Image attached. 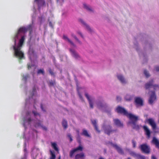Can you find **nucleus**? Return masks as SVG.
<instances>
[{
	"mask_svg": "<svg viewBox=\"0 0 159 159\" xmlns=\"http://www.w3.org/2000/svg\"><path fill=\"white\" fill-rule=\"evenodd\" d=\"M116 111L120 113L125 116L128 117L131 121L129 122V124L133 125V128L134 129H139V126L136 124L138 120V117L134 116L131 113H129L124 108L118 106L116 109Z\"/></svg>",
	"mask_w": 159,
	"mask_h": 159,
	"instance_id": "obj_1",
	"label": "nucleus"
},
{
	"mask_svg": "<svg viewBox=\"0 0 159 159\" xmlns=\"http://www.w3.org/2000/svg\"><path fill=\"white\" fill-rule=\"evenodd\" d=\"M145 88L146 89H152L154 91H151L152 94L150 95L148 99V102L151 105H152L153 102L156 100V96L155 91L159 90V86L158 85L154 84L153 80L146 83L145 84Z\"/></svg>",
	"mask_w": 159,
	"mask_h": 159,
	"instance_id": "obj_2",
	"label": "nucleus"
},
{
	"mask_svg": "<svg viewBox=\"0 0 159 159\" xmlns=\"http://www.w3.org/2000/svg\"><path fill=\"white\" fill-rule=\"evenodd\" d=\"M15 45L13 46V48L14 50V55L16 57H18L20 60L24 58V54L20 50L21 48L20 46L16 47V40H15Z\"/></svg>",
	"mask_w": 159,
	"mask_h": 159,
	"instance_id": "obj_3",
	"label": "nucleus"
},
{
	"mask_svg": "<svg viewBox=\"0 0 159 159\" xmlns=\"http://www.w3.org/2000/svg\"><path fill=\"white\" fill-rule=\"evenodd\" d=\"M104 132L105 134L108 135L111 134L116 133L117 131V129H113L112 126L110 125H104L103 126Z\"/></svg>",
	"mask_w": 159,
	"mask_h": 159,
	"instance_id": "obj_4",
	"label": "nucleus"
},
{
	"mask_svg": "<svg viewBox=\"0 0 159 159\" xmlns=\"http://www.w3.org/2000/svg\"><path fill=\"white\" fill-rule=\"evenodd\" d=\"M32 26L31 25H29L27 28L25 27H20L19 28L15 36L14 41H15V39L16 40V39L18 38V35L20 33H25L27 32L28 30L30 31V33L32 31Z\"/></svg>",
	"mask_w": 159,
	"mask_h": 159,
	"instance_id": "obj_5",
	"label": "nucleus"
},
{
	"mask_svg": "<svg viewBox=\"0 0 159 159\" xmlns=\"http://www.w3.org/2000/svg\"><path fill=\"white\" fill-rule=\"evenodd\" d=\"M139 148L142 152L144 153L149 154L150 152V148L146 143L141 145L139 146Z\"/></svg>",
	"mask_w": 159,
	"mask_h": 159,
	"instance_id": "obj_6",
	"label": "nucleus"
},
{
	"mask_svg": "<svg viewBox=\"0 0 159 159\" xmlns=\"http://www.w3.org/2000/svg\"><path fill=\"white\" fill-rule=\"evenodd\" d=\"M83 148L81 145H79L78 147L71 150L70 152L69 156L71 158L73 157L74 153L78 151L80 152L83 150Z\"/></svg>",
	"mask_w": 159,
	"mask_h": 159,
	"instance_id": "obj_7",
	"label": "nucleus"
},
{
	"mask_svg": "<svg viewBox=\"0 0 159 159\" xmlns=\"http://www.w3.org/2000/svg\"><path fill=\"white\" fill-rule=\"evenodd\" d=\"M134 102L137 107L142 106L143 105V101L142 98L140 97H135Z\"/></svg>",
	"mask_w": 159,
	"mask_h": 159,
	"instance_id": "obj_8",
	"label": "nucleus"
},
{
	"mask_svg": "<svg viewBox=\"0 0 159 159\" xmlns=\"http://www.w3.org/2000/svg\"><path fill=\"white\" fill-rule=\"evenodd\" d=\"M109 143L112 146L115 148L117 152L120 154H124V151L123 149L120 147L118 146L117 144L113 143L111 142H109Z\"/></svg>",
	"mask_w": 159,
	"mask_h": 159,
	"instance_id": "obj_9",
	"label": "nucleus"
},
{
	"mask_svg": "<svg viewBox=\"0 0 159 159\" xmlns=\"http://www.w3.org/2000/svg\"><path fill=\"white\" fill-rule=\"evenodd\" d=\"M148 124L152 126V129H154L156 128V124L154 120L152 118H149L148 120Z\"/></svg>",
	"mask_w": 159,
	"mask_h": 159,
	"instance_id": "obj_10",
	"label": "nucleus"
},
{
	"mask_svg": "<svg viewBox=\"0 0 159 159\" xmlns=\"http://www.w3.org/2000/svg\"><path fill=\"white\" fill-rule=\"evenodd\" d=\"M113 121L115 125L118 127H123V124L120 120L118 119H114Z\"/></svg>",
	"mask_w": 159,
	"mask_h": 159,
	"instance_id": "obj_11",
	"label": "nucleus"
},
{
	"mask_svg": "<svg viewBox=\"0 0 159 159\" xmlns=\"http://www.w3.org/2000/svg\"><path fill=\"white\" fill-rule=\"evenodd\" d=\"M34 2H36L39 8L45 5V2L44 0H34Z\"/></svg>",
	"mask_w": 159,
	"mask_h": 159,
	"instance_id": "obj_12",
	"label": "nucleus"
},
{
	"mask_svg": "<svg viewBox=\"0 0 159 159\" xmlns=\"http://www.w3.org/2000/svg\"><path fill=\"white\" fill-rule=\"evenodd\" d=\"M85 95L88 100L90 107L91 108H93V103L92 102V99L90 98V96L87 93H85Z\"/></svg>",
	"mask_w": 159,
	"mask_h": 159,
	"instance_id": "obj_13",
	"label": "nucleus"
},
{
	"mask_svg": "<svg viewBox=\"0 0 159 159\" xmlns=\"http://www.w3.org/2000/svg\"><path fill=\"white\" fill-rule=\"evenodd\" d=\"M34 126L36 128L41 127L44 130H46L47 129V128L46 127L42 125L41 124V121H39V120L38 121V122H36L35 123Z\"/></svg>",
	"mask_w": 159,
	"mask_h": 159,
	"instance_id": "obj_14",
	"label": "nucleus"
},
{
	"mask_svg": "<svg viewBox=\"0 0 159 159\" xmlns=\"http://www.w3.org/2000/svg\"><path fill=\"white\" fill-rule=\"evenodd\" d=\"M85 157L84 154L83 152L77 153L75 156V159H84Z\"/></svg>",
	"mask_w": 159,
	"mask_h": 159,
	"instance_id": "obj_15",
	"label": "nucleus"
},
{
	"mask_svg": "<svg viewBox=\"0 0 159 159\" xmlns=\"http://www.w3.org/2000/svg\"><path fill=\"white\" fill-rule=\"evenodd\" d=\"M143 129L145 132L146 135L148 138L150 136L151 132L149 129L146 125H144L143 126Z\"/></svg>",
	"mask_w": 159,
	"mask_h": 159,
	"instance_id": "obj_16",
	"label": "nucleus"
},
{
	"mask_svg": "<svg viewBox=\"0 0 159 159\" xmlns=\"http://www.w3.org/2000/svg\"><path fill=\"white\" fill-rule=\"evenodd\" d=\"M152 143L155 145L156 148L159 149V141L155 137H154L153 138Z\"/></svg>",
	"mask_w": 159,
	"mask_h": 159,
	"instance_id": "obj_17",
	"label": "nucleus"
},
{
	"mask_svg": "<svg viewBox=\"0 0 159 159\" xmlns=\"http://www.w3.org/2000/svg\"><path fill=\"white\" fill-rule=\"evenodd\" d=\"M91 122L93 125L95 130L98 133L100 132V130L98 129V126L97 125V121L96 120H91Z\"/></svg>",
	"mask_w": 159,
	"mask_h": 159,
	"instance_id": "obj_18",
	"label": "nucleus"
},
{
	"mask_svg": "<svg viewBox=\"0 0 159 159\" xmlns=\"http://www.w3.org/2000/svg\"><path fill=\"white\" fill-rule=\"evenodd\" d=\"M51 146L53 149L58 153L59 152V150L57 147V144L55 143H51Z\"/></svg>",
	"mask_w": 159,
	"mask_h": 159,
	"instance_id": "obj_19",
	"label": "nucleus"
},
{
	"mask_svg": "<svg viewBox=\"0 0 159 159\" xmlns=\"http://www.w3.org/2000/svg\"><path fill=\"white\" fill-rule=\"evenodd\" d=\"M79 20L85 26L88 30L90 32H91L92 31V30L91 29L90 27L88 25H87L82 19H80Z\"/></svg>",
	"mask_w": 159,
	"mask_h": 159,
	"instance_id": "obj_20",
	"label": "nucleus"
},
{
	"mask_svg": "<svg viewBox=\"0 0 159 159\" xmlns=\"http://www.w3.org/2000/svg\"><path fill=\"white\" fill-rule=\"evenodd\" d=\"M32 121V119L31 118L29 117L28 119H26V118H24L23 119V121L24 122V126L25 127V124L26 123H27L29 124H30L31 122Z\"/></svg>",
	"mask_w": 159,
	"mask_h": 159,
	"instance_id": "obj_21",
	"label": "nucleus"
},
{
	"mask_svg": "<svg viewBox=\"0 0 159 159\" xmlns=\"http://www.w3.org/2000/svg\"><path fill=\"white\" fill-rule=\"evenodd\" d=\"M81 134L86 137L89 138L91 137L90 135L89 134L88 131L84 129H83L82 132L81 133Z\"/></svg>",
	"mask_w": 159,
	"mask_h": 159,
	"instance_id": "obj_22",
	"label": "nucleus"
},
{
	"mask_svg": "<svg viewBox=\"0 0 159 159\" xmlns=\"http://www.w3.org/2000/svg\"><path fill=\"white\" fill-rule=\"evenodd\" d=\"M63 39L65 40H67L69 43H70L72 45L75 46V45L71 41L68 37L65 35H63Z\"/></svg>",
	"mask_w": 159,
	"mask_h": 159,
	"instance_id": "obj_23",
	"label": "nucleus"
},
{
	"mask_svg": "<svg viewBox=\"0 0 159 159\" xmlns=\"http://www.w3.org/2000/svg\"><path fill=\"white\" fill-rule=\"evenodd\" d=\"M25 40V37L24 36H23L21 37V39L20 40L19 45L17 46H20L21 48V47L22 46L24 43V41Z\"/></svg>",
	"mask_w": 159,
	"mask_h": 159,
	"instance_id": "obj_24",
	"label": "nucleus"
},
{
	"mask_svg": "<svg viewBox=\"0 0 159 159\" xmlns=\"http://www.w3.org/2000/svg\"><path fill=\"white\" fill-rule=\"evenodd\" d=\"M70 51L71 52L73 56L76 58H78L79 57V56L78 54L74 51L70 49Z\"/></svg>",
	"mask_w": 159,
	"mask_h": 159,
	"instance_id": "obj_25",
	"label": "nucleus"
},
{
	"mask_svg": "<svg viewBox=\"0 0 159 159\" xmlns=\"http://www.w3.org/2000/svg\"><path fill=\"white\" fill-rule=\"evenodd\" d=\"M50 152L51 155L50 159H55L56 158V155H55L54 152L53 151L50 150Z\"/></svg>",
	"mask_w": 159,
	"mask_h": 159,
	"instance_id": "obj_26",
	"label": "nucleus"
},
{
	"mask_svg": "<svg viewBox=\"0 0 159 159\" xmlns=\"http://www.w3.org/2000/svg\"><path fill=\"white\" fill-rule=\"evenodd\" d=\"M62 125L64 129H66L67 127V121H66L65 119H63L62 122Z\"/></svg>",
	"mask_w": 159,
	"mask_h": 159,
	"instance_id": "obj_27",
	"label": "nucleus"
},
{
	"mask_svg": "<svg viewBox=\"0 0 159 159\" xmlns=\"http://www.w3.org/2000/svg\"><path fill=\"white\" fill-rule=\"evenodd\" d=\"M37 73L38 74H41L43 75L45 74V72L43 68L38 70L37 71Z\"/></svg>",
	"mask_w": 159,
	"mask_h": 159,
	"instance_id": "obj_28",
	"label": "nucleus"
},
{
	"mask_svg": "<svg viewBox=\"0 0 159 159\" xmlns=\"http://www.w3.org/2000/svg\"><path fill=\"white\" fill-rule=\"evenodd\" d=\"M84 8L87 10L88 11H90L93 12V10L92 9L90 8L86 4L84 3L83 4Z\"/></svg>",
	"mask_w": 159,
	"mask_h": 159,
	"instance_id": "obj_29",
	"label": "nucleus"
},
{
	"mask_svg": "<svg viewBox=\"0 0 159 159\" xmlns=\"http://www.w3.org/2000/svg\"><path fill=\"white\" fill-rule=\"evenodd\" d=\"M80 89V88L77 86V91L78 93L79 96V98H80V99L82 100V101L84 102V100L83 98L79 91Z\"/></svg>",
	"mask_w": 159,
	"mask_h": 159,
	"instance_id": "obj_30",
	"label": "nucleus"
},
{
	"mask_svg": "<svg viewBox=\"0 0 159 159\" xmlns=\"http://www.w3.org/2000/svg\"><path fill=\"white\" fill-rule=\"evenodd\" d=\"M125 99L127 101H130L132 99V98L130 95H127L125 97Z\"/></svg>",
	"mask_w": 159,
	"mask_h": 159,
	"instance_id": "obj_31",
	"label": "nucleus"
},
{
	"mask_svg": "<svg viewBox=\"0 0 159 159\" xmlns=\"http://www.w3.org/2000/svg\"><path fill=\"white\" fill-rule=\"evenodd\" d=\"M23 80H28L30 78V75L28 74H26L23 75Z\"/></svg>",
	"mask_w": 159,
	"mask_h": 159,
	"instance_id": "obj_32",
	"label": "nucleus"
},
{
	"mask_svg": "<svg viewBox=\"0 0 159 159\" xmlns=\"http://www.w3.org/2000/svg\"><path fill=\"white\" fill-rule=\"evenodd\" d=\"M139 154H137L136 153L134 152H132L131 153V156H133V157H135L137 159V158H138L139 155Z\"/></svg>",
	"mask_w": 159,
	"mask_h": 159,
	"instance_id": "obj_33",
	"label": "nucleus"
},
{
	"mask_svg": "<svg viewBox=\"0 0 159 159\" xmlns=\"http://www.w3.org/2000/svg\"><path fill=\"white\" fill-rule=\"evenodd\" d=\"M33 113L34 116L36 118L38 116L39 118H40V115L37 113L36 111H32Z\"/></svg>",
	"mask_w": 159,
	"mask_h": 159,
	"instance_id": "obj_34",
	"label": "nucleus"
},
{
	"mask_svg": "<svg viewBox=\"0 0 159 159\" xmlns=\"http://www.w3.org/2000/svg\"><path fill=\"white\" fill-rule=\"evenodd\" d=\"M48 71L49 73L52 76H55V73L50 68L49 69Z\"/></svg>",
	"mask_w": 159,
	"mask_h": 159,
	"instance_id": "obj_35",
	"label": "nucleus"
},
{
	"mask_svg": "<svg viewBox=\"0 0 159 159\" xmlns=\"http://www.w3.org/2000/svg\"><path fill=\"white\" fill-rule=\"evenodd\" d=\"M71 36L74 37L79 43L80 44H81V42L77 38L76 36L75 35L73 34H71Z\"/></svg>",
	"mask_w": 159,
	"mask_h": 159,
	"instance_id": "obj_36",
	"label": "nucleus"
},
{
	"mask_svg": "<svg viewBox=\"0 0 159 159\" xmlns=\"http://www.w3.org/2000/svg\"><path fill=\"white\" fill-rule=\"evenodd\" d=\"M98 107L100 108L101 107H103L104 106L103 104L101 102H98L97 104Z\"/></svg>",
	"mask_w": 159,
	"mask_h": 159,
	"instance_id": "obj_37",
	"label": "nucleus"
},
{
	"mask_svg": "<svg viewBox=\"0 0 159 159\" xmlns=\"http://www.w3.org/2000/svg\"><path fill=\"white\" fill-rule=\"evenodd\" d=\"M137 159H146V157L144 156L139 154Z\"/></svg>",
	"mask_w": 159,
	"mask_h": 159,
	"instance_id": "obj_38",
	"label": "nucleus"
},
{
	"mask_svg": "<svg viewBox=\"0 0 159 159\" xmlns=\"http://www.w3.org/2000/svg\"><path fill=\"white\" fill-rule=\"evenodd\" d=\"M144 73L147 77H148L150 76L148 72L146 70H144Z\"/></svg>",
	"mask_w": 159,
	"mask_h": 159,
	"instance_id": "obj_39",
	"label": "nucleus"
},
{
	"mask_svg": "<svg viewBox=\"0 0 159 159\" xmlns=\"http://www.w3.org/2000/svg\"><path fill=\"white\" fill-rule=\"evenodd\" d=\"M67 136L70 139V142H71L73 141V139L71 134H68Z\"/></svg>",
	"mask_w": 159,
	"mask_h": 159,
	"instance_id": "obj_40",
	"label": "nucleus"
},
{
	"mask_svg": "<svg viewBox=\"0 0 159 159\" xmlns=\"http://www.w3.org/2000/svg\"><path fill=\"white\" fill-rule=\"evenodd\" d=\"M55 84V82L54 81H53L52 80H51V81H50L49 85V86H54V84Z\"/></svg>",
	"mask_w": 159,
	"mask_h": 159,
	"instance_id": "obj_41",
	"label": "nucleus"
},
{
	"mask_svg": "<svg viewBox=\"0 0 159 159\" xmlns=\"http://www.w3.org/2000/svg\"><path fill=\"white\" fill-rule=\"evenodd\" d=\"M132 143L133 146V147L134 148H135L136 146V142L134 140H132Z\"/></svg>",
	"mask_w": 159,
	"mask_h": 159,
	"instance_id": "obj_42",
	"label": "nucleus"
},
{
	"mask_svg": "<svg viewBox=\"0 0 159 159\" xmlns=\"http://www.w3.org/2000/svg\"><path fill=\"white\" fill-rule=\"evenodd\" d=\"M36 89L35 87H34L33 88V90L32 91V96H33L34 94L36 92Z\"/></svg>",
	"mask_w": 159,
	"mask_h": 159,
	"instance_id": "obj_43",
	"label": "nucleus"
},
{
	"mask_svg": "<svg viewBox=\"0 0 159 159\" xmlns=\"http://www.w3.org/2000/svg\"><path fill=\"white\" fill-rule=\"evenodd\" d=\"M120 83L122 84H125L127 82L126 80H120Z\"/></svg>",
	"mask_w": 159,
	"mask_h": 159,
	"instance_id": "obj_44",
	"label": "nucleus"
},
{
	"mask_svg": "<svg viewBox=\"0 0 159 159\" xmlns=\"http://www.w3.org/2000/svg\"><path fill=\"white\" fill-rule=\"evenodd\" d=\"M118 78L119 80H124L123 77L121 75H119L118 76Z\"/></svg>",
	"mask_w": 159,
	"mask_h": 159,
	"instance_id": "obj_45",
	"label": "nucleus"
},
{
	"mask_svg": "<svg viewBox=\"0 0 159 159\" xmlns=\"http://www.w3.org/2000/svg\"><path fill=\"white\" fill-rule=\"evenodd\" d=\"M77 33L79 34L80 36L82 38H83V35H82V34L80 32V31H78L77 32Z\"/></svg>",
	"mask_w": 159,
	"mask_h": 159,
	"instance_id": "obj_46",
	"label": "nucleus"
},
{
	"mask_svg": "<svg viewBox=\"0 0 159 159\" xmlns=\"http://www.w3.org/2000/svg\"><path fill=\"white\" fill-rule=\"evenodd\" d=\"M116 100L118 102L120 101L121 100V98L120 97L117 96Z\"/></svg>",
	"mask_w": 159,
	"mask_h": 159,
	"instance_id": "obj_47",
	"label": "nucleus"
},
{
	"mask_svg": "<svg viewBox=\"0 0 159 159\" xmlns=\"http://www.w3.org/2000/svg\"><path fill=\"white\" fill-rule=\"evenodd\" d=\"M49 26L52 28H53V25L52 24V23L51 22H49Z\"/></svg>",
	"mask_w": 159,
	"mask_h": 159,
	"instance_id": "obj_48",
	"label": "nucleus"
},
{
	"mask_svg": "<svg viewBox=\"0 0 159 159\" xmlns=\"http://www.w3.org/2000/svg\"><path fill=\"white\" fill-rule=\"evenodd\" d=\"M155 68L156 71H159V66H157Z\"/></svg>",
	"mask_w": 159,
	"mask_h": 159,
	"instance_id": "obj_49",
	"label": "nucleus"
},
{
	"mask_svg": "<svg viewBox=\"0 0 159 159\" xmlns=\"http://www.w3.org/2000/svg\"><path fill=\"white\" fill-rule=\"evenodd\" d=\"M151 158L152 159H157L156 157L154 155L152 156Z\"/></svg>",
	"mask_w": 159,
	"mask_h": 159,
	"instance_id": "obj_50",
	"label": "nucleus"
},
{
	"mask_svg": "<svg viewBox=\"0 0 159 159\" xmlns=\"http://www.w3.org/2000/svg\"><path fill=\"white\" fill-rule=\"evenodd\" d=\"M41 109H42V110H43L44 111H45V110H44L43 109V106L42 104H41Z\"/></svg>",
	"mask_w": 159,
	"mask_h": 159,
	"instance_id": "obj_51",
	"label": "nucleus"
},
{
	"mask_svg": "<svg viewBox=\"0 0 159 159\" xmlns=\"http://www.w3.org/2000/svg\"><path fill=\"white\" fill-rule=\"evenodd\" d=\"M30 112L27 111L26 113L27 116H29L30 114Z\"/></svg>",
	"mask_w": 159,
	"mask_h": 159,
	"instance_id": "obj_52",
	"label": "nucleus"
},
{
	"mask_svg": "<svg viewBox=\"0 0 159 159\" xmlns=\"http://www.w3.org/2000/svg\"><path fill=\"white\" fill-rule=\"evenodd\" d=\"M31 67V66L29 65H28V68L29 69Z\"/></svg>",
	"mask_w": 159,
	"mask_h": 159,
	"instance_id": "obj_53",
	"label": "nucleus"
},
{
	"mask_svg": "<svg viewBox=\"0 0 159 159\" xmlns=\"http://www.w3.org/2000/svg\"><path fill=\"white\" fill-rule=\"evenodd\" d=\"M24 150V151L25 152H26V148Z\"/></svg>",
	"mask_w": 159,
	"mask_h": 159,
	"instance_id": "obj_54",
	"label": "nucleus"
},
{
	"mask_svg": "<svg viewBox=\"0 0 159 159\" xmlns=\"http://www.w3.org/2000/svg\"><path fill=\"white\" fill-rule=\"evenodd\" d=\"M99 159H104L102 157H100L99 158Z\"/></svg>",
	"mask_w": 159,
	"mask_h": 159,
	"instance_id": "obj_55",
	"label": "nucleus"
},
{
	"mask_svg": "<svg viewBox=\"0 0 159 159\" xmlns=\"http://www.w3.org/2000/svg\"><path fill=\"white\" fill-rule=\"evenodd\" d=\"M58 159H61V157L60 156L59 157Z\"/></svg>",
	"mask_w": 159,
	"mask_h": 159,
	"instance_id": "obj_56",
	"label": "nucleus"
},
{
	"mask_svg": "<svg viewBox=\"0 0 159 159\" xmlns=\"http://www.w3.org/2000/svg\"><path fill=\"white\" fill-rule=\"evenodd\" d=\"M34 108H35V106H34Z\"/></svg>",
	"mask_w": 159,
	"mask_h": 159,
	"instance_id": "obj_57",
	"label": "nucleus"
},
{
	"mask_svg": "<svg viewBox=\"0 0 159 159\" xmlns=\"http://www.w3.org/2000/svg\"><path fill=\"white\" fill-rule=\"evenodd\" d=\"M79 143H80V141H79Z\"/></svg>",
	"mask_w": 159,
	"mask_h": 159,
	"instance_id": "obj_58",
	"label": "nucleus"
}]
</instances>
